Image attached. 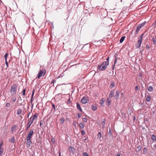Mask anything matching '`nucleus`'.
I'll use <instances>...</instances> for the list:
<instances>
[{
  "instance_id": "nucleus-1",
  "label": "nucleus",
  "mask_w": 156,
  "mask_h": 156,
  "mask_svg": "<svg viewBox=\"0 0 156 156\" xmlns=\"http://www.w3.org/2000/svg\"><path fill=\"white\" fill-rule=\"evenodd\" d=\"M109 61H105L101 66H98V69L103 71L105 70L109 64Z\"/></svg>"
},
{
  "instance_id": "nucleus-2",
  "label": "nucleus",
  "mask_w": 156,
  "mask_h": 156,
  "mask_svg": "<svg viewBox=\"0 0 156 156\" xmlns=\"http://www.w3.org/2000/svg\"><path fill=\"white\" fill-rule=\"evenodd\" d=\"M144 34H143L140 35L138 38V40L137 43L136 44V48H140L141 44L142 42L143 37Z\"/></svg>"
},
{
  "instance_id": "nucleus-3",
  "label": "nucleus",
  "mask_w": 156,
  "mask_h": 156,
  "mask_svg": "<svg viewBox=\"0 0 156 156\" xmlns=\"http://www.w3.org/2000/svg\"><path fill=\"white\" fill-rule=\"evenodd\" d=\"M17 88V84L16 83L13 84L11 88L10 92L12 94H15L16 93Z\"/></svg>"
},
{
  "instance_id": "nucleus-4",
  "label": "nucleus",
  "mask_w": 156,
  "mask_h": 156,
  "mask_svg": "<svg viewBox=\"0 0 156 156\" xmlns=\"http://www.w3.org/2000/svg\"><path fill=\"white\" fill-rule=\"evenodd\" d=\"M46 73V71L45 69H43L41 70L37 74V77L39 78L42 76H44Z\"/></svg>"
},
{
  "instance_id": "nucleus-5",
  "label": "nucleus",
  "mask_w": 156,
  "mask_h": 156,
  "mask_svg": "<svg viewBox=\"0 0 156 156\" xmlns=\"http://www.w3.org/2000/svg\"><path fill=\"white\" fill-rule=\"evenodd\" d=\"M38 116V115L37 114H35L33 116H31L30 119H29V121H30L31 123H32L35 120H37V117Z\"/></svg>"
},
{
  "instance_id": "nucleus-6",
  "label": "nucleus",
  "mask_w": 156,
  "mask_h": 156,
  "mask_svg": "<svg viewBox=\"0 0 156 156\" xmlns=\"http://www.w3.org/2000/svg\"><path fill=\"white\" fill-rule=\"evenodd\" d=\"M146 22H144L140 24L137 27L135 33L137 34L139 31L140 29L145 24Z\"/></svg>"
},
{
  "instance_id": "nucleus-7",
  "label": "nucleus",
  "mask_w": 156,
  "mask_h": 156,
  "mask_svg": "<svg viewBox=\"0 0 156 156\" xmlns=\"http://www.w3.org/2000/svg\"><path fill=\"white\" fill-rule=\"evenodd\" d=\"M89 101V100L87 97H84L81 100V102L83 104H86Z\"/></svg>"
},
{
  "instance_id": "nucleus-8",
  "label": "nucleus",
  "mask_w": 156,
  "mask_h": 156,
  "mask_svg": "<svg viewBox=\"0 0 156 156\" xmlns=\"http://www.w3.org/2000/svg\"><path fill=\"white\" fill-rule=\"evenodd\" d=\"M115 92L113 90H111L110 92L109 97L110 98H112Z\"/></svg>"
},
{
  "instance_id": "nucleus-9",
  "label": "nucleus",
  "mask_w": 156,
  "mask_h": 156,
  "mask_svg": "<svg viewBox=\"0 0 156 156\" xmlns=\"http://www.w3.org/2000/svg\"><path fill=\"white\" fill-rule=\"evenodd\" d=\"M32 123H31V122L29 121V120H28V122L27 124V126L26 127V130H27L30 128V126L32 124Z\"/></svg>"
},
{
  "instance_id": "nucleus-10",
  "label": "nucleus",
  "mask_w": 156,
  "mask_h": 156,
  "mask_svg": "<svg viewBox=\"0 0 156 156\" xmlns=\"http://www.w3.org/2000/svg\"><path fill=\"white\" fill-rule=\"evenodd\" d=\"M16 127H17V126L16 125H14L13 126H12L11 127V132H12V133L13 132H16Z\"/></svg>"
},
{
  "instance_id": "nucleus-11",
  "label": "nucleus",
  "mask_w": 156,
  "mask_h": 156,
  "mask_svg": "<svg viewBox=\"0 0 156 156\" xmlns=\"http://www.w3.org/2000/svg\"><path fill=\"white\" fill-rule=\"evenodd\" d=\"M105 102V100L104 98H101L100 100L99 104L102 106H103V104Z\"/></svg>"
},
{
  "instance_id": "nucleus-12",
  "label": "nucleus",
  "mask_w": 156,
  "mask_h": 156,
  "mask_svg": "<svg viewBox=\"0 0 156 156\" xmlns=\"http://www.w3.org/2000/svg\"><path fill=\"white\" fill-rule=\"evenodd\" d=\"M69 151L70 153H73L74 151V149L72 147L69 146Z\"/></svg>"
},
{
  "instance_id": "nucleus-13",
  "label": "nucleus",
  "mask_w": 156,
  "mask_h": 156,
  "mask_svg": "<svg viewBox=\"0 0 156 156\" xmlns=\"http://www.w3.org/2000/svg\"><path fill=\"white\" fill-rule=\"evenodd\" d=\"M32 144L31 140L28 141H27L26 145L27 147H29Z\"/></svg>"
},
{
  "instance_id": "nucleus-14",
  "label": "nucleus",
  "mask_w": 156,
  "mask_h": 156,
  "mask_svg": "<svg viewBox=\"0 0 156 156\" xmlns=\"http://www.w3.org/2000/svg\"><path fill=\"white\" fill-rule=\"evenodd\" d=\"M151 40L153 42V44H154L155 46H156V38H155L154 37H153L152 38Z\"/></svg>"
},
{
  "instance_id": "nucleus-15",
  "label": "nucleus",
  "mask_w": 156,
  "mask_h": 156,
  "mask_svg": "<svg viewBox=\"0 0 156 156\" xmlns=\"http://www.w3.org/2000/svg\"><path fill=\"white\" fill-rule=\"evenodd\" d=\"M115 85V83L114 82H112L111 83V85L110 86V87L111 88H112L114 87Z\"/></svg>"
},
{
  "instance_id": "nucleus-16",
  "label": "nucleus",
  "mask_w": 156,
  "mask_h": 156,
  "mask_svg": "<svg viewBox=\"0 0 156 156\" xmlns=\"http://www.w3.org/2000/svg\"><path fill=\"white\" fill-rule=\"evenodd\" d=\"M111 103V100L108 98H107L106 101V104L107 105L109 106L110 105Z\"/></svg>"
},
{
  "instance_id": "nucleus-17",
  "label": "nucleus",
  "mask_w": 156,
  "mask_h": 156,
  "mask_svg": "<svg viewBox=\"0 0 156 156\" xmlns=\"http://www.w3.org/2000/svg\"><path fill=\"white\" fill-rule=\"evenodd\" d=\"M151 139L154 142H155L156 141V137L153 134L152 135Z\"/></svg>"
},
{
  "instance_id": "nucleus-18",
  "label": "nucleus",
  "mask_w": 156,
  "mask_h": 156,
  "mask_svg": "<svg viewBox=\"0 0 156 156\" xmlns=\"http://www.w3.org/2000/svg\"><path fill=\"white\" fill-rule=\"evenodd\" d=\"M34 133V131L33 130H30L28 134V136L31 137L32 135H33Z\"/></svg>"
},
{
  "instance_id": "nucleus-19",
  "label": "nucleus",
  "mask_w": 156,
  "mask_h": 156,
  "mask_svg": "<svg viewBox=\"0 0 156 156\" xmlns=\"http://www.w3.org/2000/svg\"><path fill=\"white\" fill-rule=\"evenodd\" d=\"M52 106L53 108L51 109V111H52L54 109L53 112H54L56 111L55 105L54 104H52Z\"/></svg>"
},
{
  "instance_id": "nucleus-20",
  "label": "nucleus",
  "mask_w": 156,
  "mask_h": 156,
  "mask_svg": "<svg viewBox=\"0 0 156 156\" xmlns=\"http://www.w3.org/2000/svg\"><path fill=\"white\" fill-rule=\"evenodd\" d=\"M9 141L11 143H14L15 142V140L14 139V137H13L12 138H11L10 140H9Z\"/></svg>"
},
{
  "instance_id": "nucleus-21",
  "label": "nucleus",
  "mask_w": 156,
  "mask_h": 156,
  "mask_svg": "<svg viewBox=\"0 0 156 156\" xmlns=\"http://www.w3.org/2000/svg\"><path fill=\"white\" fill-rule=\"evenodd\" d=\"M71 102L72 101H71L70 98L69 97V99L67 101L66 103L67 105H70L71 104Z\"/></svg>"
},
{
  "instance_id": "nucleus-22",
  "label": "nucleus",
  "mask_w": 156,
  "mask_h": 156,
  "mask_svg": "<svg viewBox=\"0 0 156 156\" xmlns=\"http://www.w3.org/2000/svg\"><path fill=\"white\" fill-rule=\"evenodd\" d=\"M105 119H103L102 120V122L101 123V125L102 126V127L103 128H104V126L105 124Z\"/></svg>"
},
{
  "instance_id": "nucleus-23",
  "label": "nucleus",
  "mask_w": 156,
  "mask_h": 156,
  "mask_svg": "<svg viewBox=\"0 0 156 156\" xmlns=\"http://www.w3.org/2000/svg\"><path fill=\"white\" fill-rule=\"evenodd\" d=\"M141 149V147L140 146H139L137 147L136 149V151L137 152L140 151Z\"/></svg>"
},
{
  "instance_id": "nucleus-24",
  "label": "nucleus",
  "mask_w": 156,
  "mask_h": 156,
  "mask_svg": "<svg viewBox=\"0 0 156 156\" xmlns=\"http://www.w3.org/2000/svg\"><path fill=\"white\" fill-rule=\"evenodd\" d=\"M126 38V37L125 36H123L120 39V43H122L123 41H124V40H125V38Z\"/></svg>"
},
{
  "instance_id": "nucleus-25",
  "label": "nucleus",
  "mask_w": 156,
  "mask_h": 156,
  "mask_svg": "<svg viewBox=\"0 0 156 156\" xmlns=\"http://www.w3.org/2000/svg\"><path fill=\"white\" fill-rule=\"evenodd\" d=\"M22 111L21 109H18L17 111V114L18 115H20L22 113Z\"/></svg>"
},
{
  "instance_id": "nucleus-26",
  "label": "nucleus",
  "mask_w": 156,
  "mask_h": 156,
  "mask_svg": "<svg viewBox=\"0 0 156 156\" xmlns=\"http://www.w3.org/2000/svg\"><path fill=\"white\" fill-rule=\"evenodd\" d=\"M148 91L149 92H151L153 90V87L152 86H150L148 87Z\"/></svg>"
},
{
  "instance_id": "nucleus-27",
  "label": "nucleus",
  "mask_w": 156,
  "mask_h": 156,
  "mask_svg": "<svg viewBox=\"0 0 156 156\" xmlns=\"http://www.w3.org/2000/svg\"><path fill=\"white\" fill-rule=\"evenodd\" d=\"M151 100V97L150 95H148L147 96L146 100L147 101H150Z\"/></svg>"
},
{
  "instance_id": "nucleus-28",
  "label": "nucleus",
  "mask_w": 156,
  "mask_h": 156,
  "mask_svg": "<svg viewBox=\"0 0 156 156\" xmlns=\"http://www.w3.org/2000/svg\"><path fill=\"white\" fill-rule=\"evenodd\" d=\"M92 108L93 110L95 111L97 109V107L95 106V105H92Z\"/></svg>"
},
{
  "instance_id": "nucleus-29",
  "label": "nucleus",
  "mask_w": 156,
  "mask_h": 156,
  "mask_svg": "<svg viewBox=\"0 0 156 156\" xmlns=\"http://www.w3.org/2000/svg\"><path fill=\"white\" fill-rule=\"evenodd\" d=\"M97 136H98V137H97L98 139H100L101 138V132H98V134H97Z\"/></svg>"
},
{
  "instance_id": "nucleus-30",
  "label": "nucleus",
  "mask_w": 156,
  "mask_h": 156,
  "mask_svg": "<svg viewBox=\"0 0 156 156\" xmlns=\"http://www.w3.org/2000/svg\"><path fill=\"white\" fill-rule=\"evenodd\" d=\"M65 121L64 118H62L60 119V122L62 124L64 123Z\"/></svg>"
},
{
  "instance_id": "nucleus-31",
  "label": "nucleus",
  "mask_w": 156,
  "mask_h": 156,
  "mask_svg": "<svg viewBox=\"0 0 156 156\" xmlns=\"http://www.w3.org/2000/svg\"><path fill=\"white\" fill-rule=\"evenodd\" d=\"M79 126H80V127L81 128V129H83L84 128V125L83 124V123H80L79 125Z\"/></svg>"
},
{
  "instance_id": "nucleus-32",
  "label": "nucleus",
  "mask_w": 156,
  "mask_h": 156,
  "mask_svg": "<svg viewBox=\"0 0 156 156\" xmlns=\"http://www.w3.org/2000/svg\"><path fill=\"white\" fill-rule=\"evenodd\" d=\"M8 54L7 53H6L4 55V58H5V60H7V58L8 56Z\"/></svg>"
},
{
  "instance_id": "nucleus-33",
  "label": "nucleus",
  "mask_w": 156,
  "mask_h": 156,
  "mask_svg": "<svg viewBox=\"0 0 156 156\" xmlns=\"http://www.w3.org/2000/svg\"><path fill=\"white\" fill-rule=\"evenodd\" d=\"M3 152V149H0V156H2V154Z\"/></svg>"
},
{
  "instance_id": "nucleus-34",
  "label": "nucleus",
  "mask_w": 156,
  "mask_h": 156,
  "mask_svg": "<svg viewBox=\"0 0 156 156\" xmlns=\"http://www.w3.org/2000/svg\"><path fill=\"white\" fill-rule=\"evenodd\" d=\"M16 97H12L11 98L13 102H15L16 100Z\"/></svg>"
},
{
  "instance_id": "nucleus-35",
  "label": "nucleus",
  "mask_w": 156,
  "mask_h": 156,
  "mask_svg": "<svg viewBox=\"0 0 156 156\" xmlns=\"http://www.w3.org/2000/svg\"><path fill=\"white\" fill-rule=\"evenodd\" d=\"M31 137L29 136H27V141H28V140L31 141Z\"/></svg>"
},
{
  "instance_id": "nucleus-36",
  "label": "nucleus",
  "mask_w": 156,
  "mask_h": 156,
  "mask_svg": "<svg viewBox=\"0 0 156 156\" xmlns=\"http://www.w3.org/2000/svg\"><path fill=\"white\" fill-rule=\"evenodd\" d=\"M26 89L25 88L23 90L22 92V95L24 96L25 95V92L26 91Z\"/></svg>"
},
{
  "instance_id": "nucleus-37",
  "label": "nucleus",
  "mask_w": 156,
  "mask_h": 156,
  "mask_svg": "<svg viewBox=\"0 0 156 156\" xmlns=\"http://www.w3.org/2000/svg\"><path fill=\"white\" fill-rule=\"evenodd\" d=\"M83 121L84 122H86L87 121V119L86 118H83Z\"/></svg>"
},
{
  "instance_id": "nucleus-38",
  "label": "nucleus",
  "mask_w": 156,
  "mask_h": 156,
  "mask_svg": "<svg viewBox=\"0 0 156 156\" xmlns=\"http://www.w3.org/2000/svg\"><path fill=\"white\" fill-rule=\"evenodd\" d=\"M51 142H52V143L53 144H55V139L54 138H51Z\"/></svg>"
},
{
  "instance_id": "nucleus-39",
  "label": "nucleus",
  "mask_w": 156,
  "mask_h": 156,
  "mask_svg": "<svg viewBox=\"0 0 156 156\" xmlns=\"http://www.w3.org/2000/svg\"><path fill=\"white\" fill-rule=\"evenodd\" d=\"M119 95H117V94H116L115 96H114V98H115L116 99H117L119 97Z\"/></svg>"
},
{
  "instance_id": "nucleus-40",
  "label": "nucleus",
  "mask_w": 156,
  "mask_h": 156,
  "mask_svg": "<svg viewBox=\"0 0 156 156\" xmlns=\"http://www.w3.org/2000/svg\"><path fill=\"white\" fill-rule=\"evenodd\" d=\"M83 156H89L88 154L87 153L84 152L83 153Z\"/></svg>"
},
{
  "instance_id": "nucleus-41",
  "label": "nucleus",
  "mask_w": 156,
  "mask_h": 156,
  "mask_svg": "<svg viewBox=\"0 0 156 156\" xmlns=\"http://www.w3.org/2000/svg\"><path fill=\"white\" fill-rule=\"evenodd\" d=\"M34 100V99L33 98V97L31 96V98L30 99V103L31 104H32L33 103V102Z\"/></svg>"
},
{
  "instance_id": "nucleus-42",
  "label": "nucleus",
  "mask_w": 156,
  "mask_h": 156,
  "mask_svg": "<svg viewBox=\"0 0 156 156\" xmlns=\"http://www.w3.org/2000/svg\"><path fill=\"white\" fill-rule=\"evenodd\" d=\"M10 106V104L9 103H7L6 104V106L8 107H9Z\"/></svg>"
},
{
  "instance_id": "nucleus-43",
  "label": "nucleus",
  "mask_w": 156,
  "mask_h": 156,
  "mask_svg": "<svg viewBox=\"0 0 156 156\" xmlns=\"http://www.w3.org/2000/svg\"><path fill=\"white\" fill-rule=\"evenodd\" d=\"M34 92H35V90L34 89L32 91L31 96L33 97L34 95Z\"/></svg>"
},
{
  "instance_id": "nucleus-44",
  "label": "nucleus",
  "mask_w": 156,
  "mask_h": 156,
  "mask_svg": "<svg viewBox=\"0 0 156 156\" xmlns=\"http://www.w3.org/2000/svg\"><path fill=\"white\" fill-rule=\"evenodd\" d=\"M3 142L2 141L1 143V144H0V149H2V145H3Z\"/></svg>"
},
{
  "instance_id": "nucleus-45",
  "label": "nucleus",
  "mask_w": 156,
  "mask_h": 156,
  "mask_svg": "<svg viewBox=\"0 0 156 156\" xmlns=\"http://www.w3.org/2000/svg\"><path fill=\"white\" fill-rule=\"evenodd\" d=\"M135 88L136 91H137L138 90H139V87L138 86H136Z\"/></svg>"
},
{
  "instance_id": "nucleus-46",
  "label": "nucleus",
  "mask_w": 156,
  "mask_h": 156,
  "mask_svg": "<svg viewBox=\"0 0 156 156\" xmlns=\"http://www.w3.org/2000/svg\"><path fill=\"white\" fill-rule=\"evenodd\" d=\"M73 126L75 127H76V122H75V121H74L73 122Z\"/></svg>"
},
{
  "instance_id": "nucleus-47",
  "label": "nucleus",
  "mask_w": 156,
  "mask_h": 156,
  "mask_svg": "<svg viewBox=\"0 0 156 156\" xmlns=\"http://www.w3.org/2000/svg\"><path fill=\"white\" fill-rule=\"evenodd\" d=\"M81 134L82 135H83L85 134V132L83 130H82L81 131Z\"/></svg>"
},
{
  "instance_id": "nucleus-48",
  "label": "nucleus",
  "mask_w": 156,
  "mask_h": 156,
  "mask_svg": "<svg viewBox=\"0 0 156 156\" xmlns=\"http://www.w3.org/2000/svg\"><path fill=\"white\" fill-rule=\"evenodd\" d=\"M117 58L116 57L115 58V61H114V66H115V64H116V62H117Z\"/></svg>"
},
{
  "instance_id": "nucleus-49",
  "label": "nucleus",
  "mask_w": 156,
  "mask_h": 156,
  "mask_svg": "<svg viewBox=\"0 0 156 156\" xmlns=\"http://www.w3.org/2000/svg\"><path fill=\"white\" fill-rule=\"evenodd\" d=\"M5 63L6 64V67L7 68L8 66V63L7 61V60H5Z\"/></svg>"
},
{
  "instance_id": "nucleus-50",
  "label": "nucleus",
  "mask_w": 156,
  "mask_h": 156,
  "mask_svg": "<svg viewBox=\"0 0 156 156\" xmlns=\"http://www.w3.org/2000/svg\"><path fill=\"white\" fill-rule=\"evenodd\" d=\"M146 48L147 50H148L149 49L150 47L148 45H146Z\"/></svg>"
},
{
  "instance_id": "nucleus-51",
  "label": "nucleus",
  "mask_w": 156,
  "mask_h": 156,
  "mask_svg": "<svg viewBox=\"0 0 156 156\" xmlns=\"http://www.w3.org/2000/svg\"><path fill=\"white\" fill-rule=\"evenodd\" d=\"M79 110H80L81 112H82L81 109L79 105Z\"/></svg>"
},
{
  "instance_id": "nucleus-52",
  "label": "nucleus",
  "mask_w": 156,
  "mask_h": 156,
  "mask_svg": "<svg viewBox=\"0 0 156 156\" xmlns=\"http://www.w3.org/2000/svg\"><path fill=\"white\" fill-rule=\"evenodd\" d=\"M119 92L118 90L116 91V94L117 95H119Z\"/></svg>"
},
{
  "instance_id": "nucleus-53",
  "label": "nucleus",
  "mask_w": 156,
  "mask_h": 156,
  "mask_svg": "<svg viewBox=\"0 0 156 156\" xmlns=\"http://www.w3.org/2000/svg\"><path fill=\"white\" fill-rule=\"evenodd\" d=\"M139 76L140 77H142L143 75L141 73H140V74H139Z\"/></svg>"
},
{
  "instance_id": "nucleus-54",
  "label": "nucleus",
  "mask_w": 156,
  "mask_h": 156,
  "mask_svg": "<svg viewBox=\"0 0 156 156\" xmlns=\"http://www.w3.org/2000/svg\"><path fill=\"white\" fill-rule=\"evenodd\" d=\"M76 107H77V109H78V102H76Z\"/></svg>"
},
{
  "instance_id": "nucleus-55",
  "label": "nucleus",
  "mask_w": 156,
  "mask_h": 156,
  "mask_svg": "<svg viewBox=\"0 0 156 156\" xmlns=\"http://www.w3.org/2000/svg\"><path fill=\"white\" fill-rule=\"evenodd\" d=\"M31 104V108H32V109L33 107V104L32 103Z\"/></svg>"
},
{
  "instance_id": "nucleus-56",
  "label": "nucleus",
  "mask_w": 156,
  "mask_h": 156,
  "mask_svg": "<svg viewBox=\"0 0 156 156\" xmlns=\"http://www.w3.org/2000/svg\"><path fill=\"white\" fill-rule=\"evenodd\" d=\"M109 60V57H108V58H107V59H106L107 61H108Z\"/></svg>"
},
{
  "instance_id": "nucleus-57",
  "label": "nucleus",
  "mask_w": 156,
  "mask_h": 156,
  "mask_svg": "<svg viewBox=\"0 0 156 156\" xmlns=\"http://www.w3.org/2000/svg\"><path fill=\"white\" fill-rule=\"evenodd\" d=\"M54 82H55V80H52L51 81V83H54Z\"/></svg>"
},
{
  "instance_id": "nucleus-58",
  "label": "nucleus",
  "mask_w": 156,
  "mask_h": 156,
  "mask_svg": "<svg viewBox=\"0 0 156 156\" xmlns=\"http://www.w3.org/2000/svg\"><path fill=\"white\" fill-rule=\"evenodd\" d=\"M59 156H61V153H60V151H59Z\"/></svg>"
},
{
  "instance_id": "nucleus-59",
  "label": "nucleus",
  "mask_w": 156,
  "mask_h": 156,
  "mask_svg": "<svg viewBox=\"0 0 156 156\" xmlns=\"http://www.w3.org/2000/svg\"><path fill=\"white\" fill-rule=\"evenodd\" d=\"M30 114V113L29 112V113H28V115H27V118H28V117H29V115Z\"/></svg>"
},
{
  "instance_id": "nucleus-60",
  "label": "nucleus",
  "mask_w": 156,
  "mask_h": 156,
  "mask_svg": "<svg viewBox=\"0 0 156 156\" xmlns=\"http://www.w3.org/2000/svg\"><path fill=\"white\" fill-rule=\"evenodd\" d=\"M81 115L79 114V118H80L81 117Z\"/></svg>"
},
{
  "instance_id": "nucleus-61",
  "label": "nucleus",
  "mask_w": 156,
  "mask_h": 156,
  "mask_svg": "<svg viewBox=\"0 0 156 156\" xmlns=\"http://www.w3.org/2000/svg\"><path fill=\"white\" fill-rule=\"evenodd\" d=\"M153 114H154L155 113V111H154L153 112Z\"/></svg>"
},
{
  "instance_id": "nucleus-62",
  "label": "nucleus",
  "mask_w": 156,
  "mask_h": 156,
  "mask_svg": "<svg viewBox=\"0 0 156 156\" xmlns=\"http://www.w3.org/2000/svg\"><path fill=\"white\" fill-rule=\"evenodd\" d=\"M117 156H120V154H118L117 155Z\"/></svg>"
},
{
  "instance_id": "nucleus-63",
  "label": "nucleus",
  "mask_w": 156,
  "mask_h": 156,
  "mask_svg": "<svg viewBox=\"0 0 156 156\" xmlns=\"http://www.w3.org/2000/svg\"><path fill=\"white\" fill-rule=\"evenodd\" d=\"M154 147L156 149V144L154 146Z\"/></svg>"
},
{
  "instance_id": "nucleus-64",
  "label": "nucleus",
  "mask_w": 156,
  "mask_h": 156,
  "mask_svg": "<svg viewBox=\"0 0 156 156\" xmlns=\"http://www.w3.org/2000/svg\"><path fill=\"white\" fill-rule=\"evenodd\" d=\"M109 132H111V130L110 129L109 130Z\"/></svg>"
}]
</instances>
